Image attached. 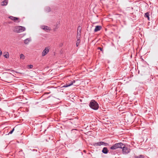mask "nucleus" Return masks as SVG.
Returning <instances> with one entry per match:
<instances>
[{
  "mask_svg": "<svg viewBox=\"0 0 158 158\" xmlns=\"http://www.w3.org/2000/svg\"><path fill=\"white\" fill-rule=\"evenodd\" d=\"M89 107L92 109L97 110L99 108L98 103L94 100H92L89 103Z\"/></svg>",
  "mask_w": 158,
  "mask_h": 158,
  "instance_id": "nucleus-1",
  "label": "nucleus"
},
{
  "mask_svg": "<svg viewBox=\"0 0 158 158\" xmlns=\"http://www.w3.org/2000/svg\"><path fill=\"white\" fill-rule=\"evenodd\" d=\"M25 27L21 26H17L15 27L14 31L15 32L19 33L25 30Z\"/></svg>",
  "mask_w": 158,
  "mask_h": 158,
  "instance_id": "nucleus-2",
  "label": "nucleus"
},
{
  "mask_svg": "<svg viewBox=\"0 0 158 158\" xmlns=\"http://www.w3.org/2000/svg\"><path fill=\"white\" fill-rule=\"evenodd\" d=\"M122 152L123 154H127L129 153L130 152V149L128 148L127 147H125V145L123 148Z\"/></svg>",
  "mask_w": 158,
  "mask_h": 158,
  "instance_id": "nucleus-3",
  "label": "nucleus"
},
{
  "mask_svg": "<svg viewBox=\"0 0 158 158\" xmlns=\"http://www.w3.org/2000/svg\"><path fill=\"white\" fill-rule=\"evenodd\" d=\"M49 51V49L48 47H46L45 49L43 51L42 56H44L46 55Z\"/></svg>",
  "mask_w": 158,
  "mask_h": 158,
  "instance_id": "nucleus-4",
  "label": "nucleus"
},
{
  "mask_svg": "<svg viewBox=\"0 0 158 158\" xmlns=\"http://www.w3.org/2000/svg\"><path fill=\"white\" fill-rule=\"evenodd\" d=\"M116 146L117 147V148H120L121 149H122L123 148V146H124V144L121 143H116Z\"/></svg>",
  "mask_w": 158,
  "mask_h": 158,
  "instance_id": "nucleus-5",
  "label": "nucleus"
},
{
  "mask_svg": "<svg viewBox=\"0 0 158 158\" xmlns=\"http://www.w3.org/2000/svg\"><path fill=\"white\" fill-rule=\"evenodd\" d=\"M109 150L106 147L103 148L102 150V152L105 154H107Z\"/></svg>",
  "mask_w": 158,
  "mask_h": 158,
  "instance_id": "nucleus-6",
  "label": "nucleus"
},
{
  "mask_svg": "<svg viewBox=\"0 0 158 158\" xmlns=\"http://www.w3.org/2000/svg\"><path fill=\"white\" fill-rule=\"evenodd\" d=\"M102 27L101 26H97L95 27V28L94 30V32H97L101 30Z\"/></svg>",
  "mask_w": 158,
  "mask_h": 158,
  "instance_id": "nucleus-7",
  "label": "nucleus"
},
{
  "mask_svg": "<svg viewBox=\"0 0 158 158\" xmlns=\"http://www.w3.org/2000/svg\"><path fill=\"white\" fill-rule=\"evenodd\" d=\"M102 141H99L98 142L94 143L93 145L94 146H100L102 145Z\"/></svg>",
  "mask_w": 158,
  "mask_h": 158,
  "instance_id": "nucleus-8",
  "label": "nucleus"
},
{
  "mask_svg": "<svg viewBox=\"0 0 158 158\" xmlns=\"http://www.w3.org/2000/svg\"><path fill=\"white\" fill-rule=\"evenodd\" d=\"M75 82V81H73L72 82L69 84H66L65 85H63L62 87H67L73 85V83Z\"/></svg>",
  "mask_w": 158,
  "mask_h": 158,
  "instance_id": "nucleus-9",
  "label": "nucleus"
},
{
  "mask_svg": "<svg viewBox=\"0 0 158 158\" xmlns=\"http://www.w3.org/2000/svg\"><path fill=\"white\" fill-rule=\"evenodd\" d=\"M8 0H5L1 2V6H3L7 5L8 4Z\"/></svg>",
  "mask_w": 158,
  "mask_h": 158,
  "instance_id": "nucleus-10",
  "label": "nucleus"
},
{
  "mask_svg": "<svg viewBox=\"0 0 158 158\" xmlns=\"http://www.w3.org/2000/svg\"><path fill=\"white\" fill-rule=\"evenodd\" d=\"M9 18L11 20L15 21L16 20H18L19 19V18L14 17L13 16H10Z\"/></svg>",
  "mask_w": 158,
  "mask_h": 158,
  "instance_id": "nucleus-11",
  "label": "nucleus"
},
{
  "mask_svg": "<svg viewBox=\"0 0 158 158\" xmlns=\"http://www.w3.org/2000/svg\"><path fill=\"white\" fill-rule=\"evenodd\" d=\"M31 40L30 38H27L24 40V43L25 44H28L29 42L31 41Z\"/></svg>",
  "mask_w": 158,
  "mask_h": 158,
  "instance_id": "nucleus-12",
  "label": "nucleus"
},
{
  "mask_svg": "<svg viewBox=\"0 0 158 158\" xmlns=\"http://www.w3.org/2000/svg\"><path fill=\"white\" fill-rule=\"evenodd\" d=\"M149 14L148 12H146V13H145V14L144 15V17L145 18H147L148 19V20H150V18H149Z\"/></svg>",
  "mask_w": 158,
  "mask_h": 158,
  "instance_id": "nucleus-13",
  "label": "nucleus"
},
{
  "mask_svg": "<svg viewBox=\"0 0 158 158\" xmlns=\"http://www.w3.org/2000/svg\"><path fill=\"white\" fill-rule=\"evenodd\" d=\"M110 149L112 150H114L117 149L116 143L113 145L110 148Z\"/></svg>",
  "mask_w": 158,
  "mask_h": 158,
  "instance_id": "nucleus-14",
  "label": "nucleus"
},
{
  "mask_svg": "<svg viewBox=\"0 0 158 158\" xmlns=\"http://www.w3.org/2000/svg\"><path fill=\"white\" fill-rule=\"evenodd\" d=\"M81 27L80 26L78 27L77 28V35L79 34H80V33H81Z\"/></svg>",
  "mask_w": 158,
  "mask_h": 158,
  "instance_id": "nucleus-15",
  "label": "nucleus"
},
{
  "mask_svg": "<svg viewBox=\"0 0 158 158\" xmlns=\"http://www.w3.org/2000/svg\"><path fill=\"white\" fill-rule=\"evenodd\" d=\"M42 27H44V28H42L45 30H50L49 27L47 26H43Z\"/></svg>",
  "mask_w": 158,
  "mask_h": 158,
  "instance_id": "nucleus-16",
  "label": "nucleus"
},
{
  "mask_svg": "<svg viewBox=\"0 0 158 158\" xmlns=\"http://www.w3.org/2000/svg\"><path fill=\"white\" fill-rule=\"evenodd\" d=\"M20 58L21 59H24L25 57L24 56L23 54H21L20 55Z\"/></svg>",
  "mask_w": 158,
  "mask_h": 158,
  "instance_id": "nucleus-17",
  "label": "nucleus"
},
{
  "mask_svg": "<svg viewBox=\"0 0 158 158\" xmlns=\"http://www.w3.org/2000/svg\"><path fill=\"white\" fill-rule=\"evenodd\" d=\"M45 10L47 12H49L51 11L50 8L49 7H47L45 9Z\"/></svg>",
  "mask_w": 158,
  "mask_h": 158,
  "instance_id": "nucleus-18",
  "label": "nucleus"
},
{
  "mask_svg": "<svg viewBox=\"0 0 158 158\" xmlns=\"http://www.w3.org/2000/svg\"><path fill=\"white\" fill-rule=\"evenodd\" d=\"M80 40L79 39H77V42L76 44V45L77 47L78 46V45H79V44L80 43Z\"/></svg>",
  "mask_w": 158,
  "mask_h": 158,
  "instance_id": "nucleus-19",
  "label": "nucleus"
},
{
  "mask_svg": "<svg viewBox=\"0 0 158 158\" xmlns=\"http://www.w3.org/2000/svg\"><path fill=\"white\" fill-rule=\"evenodd\" d=\"M102 145H104L105 146H107L109 145V144L107 143H105L104 142H102Z\"/></svg>",
  "mask_w": 158,
  "mask_h": 158,
  "instance_id": "nucleus-20",
  "label": "nucleus"
},
{
  "mask_svg": "<svg viewBox=\"0 0 158 158\" xmlns=\"http://www.w3.org/2000/svg\"><path fill=\"white\" fill-rule=\"evenodd\" d=\"M143 156L142 155H140L139 156H136L135 157V158H143Z\"/></svg>",
  "mask_w": 158,
  "mask_h": 158,
  "instance_id": "nucleus-21",
  "label": "nucleus"
},
{
  "mask_svg": "<svg viewBox=\"0 0 158 158\" xmlns=\"http://www.w3.org/2000/svg\"><path fill=\"white\" fill-rule=\"evenodd\" d=\"M14 130H15V128H14L11 131L8 133V135H9V134H12L13 132L14 131Z\"/></svg>",
  "mask_w": 158,
  "mask_h": 158,
  "instance_id": "nucleus-22",
  "label": "nucleus"
},
{
  "mask_svg": "<svg viewBox=\"0 0 158 158\" xmlns=\"http://www.w3.org/2000/svg\"><path fill=\"white\" fill-rule=\"evenodd\" d=\"M28 67L29 69H32L33 67V65L31 64H30L28 65Z\"/></svg>",
  "mask_w": 158,
  "mask_h": 158,
  "instance_id": "nucleus-23",
  "label": "nucleus"
},
{
  "mask_svg": "<svg viewBox=\"0 0 158 158\" xmlns=\"http://www.w3.org/2000/svg\"><path fill=\"white\" fill-rule=\"evenodd\" d=\"M80 37V34H77V39H79V38Z\"/></svg>",
  "mask_w": 158,
  "mask_h": 158,
  "instance_id": "nucleus-24",
  "label": "nucleus"
},
{
  "mask_svg": "<svg viewBox=\"0 0 158 158\" xmlns=\"http://www.w3.org/2000/svg\"><path fill=\"white\" fill-rule=\"evenodd\" d=\"M4 56L6 58H8L9 57V55H8L6 54Z\"/></svg>",
  "mask_w": 158,
  "mask_h": 158,
  "instance_id": "nucleus-25",
  "label": "nucleus"
},
{
  "mask_svg": "<svg viewBox=\"0 0 158 158\" xmlns=\"http://www.w3.org/2000/svg\"><path fill=\"white\" fill-rule=\"evenodd\" d=\"M98 49H99L101 51H102V50H103V48H101V47H98Z\"/></svg>",
  "mask_w": 158,
  "mask_h": 158,
  "instance_id": "nucleus-26",
  "label": "nucleus"
},
{
  "mask_svg": "<svg viewBox=\"0 0 158 158\" xmlns=\"http://www.w3.org/2000/svg\"><path fill=\"white\" fill-rule=\"evenodd\" d=\"M2 54V51L0 50V56Z\"/></svg>",
  "mask_w": 158,
  "mask_h": 158,
  "instance_id": "nucleus-27",
  "label": "nucleus"
},
{
  "mask_svg": "<svg viewBox=\"0 0 158 158\" xmlns=\"http://www.w3.org/2000/svg\"><path fill=\"white\" fill-rule=\"evenodd\" d=\"M22 151H23V150L22 149L20 151V152H22Z\"/></svg>",
  "mask_w": 158,
  "mask_h": 158,
  "instance_id": "nucleus-28",
  "label": "nucleus"
},
{
  "mask_svg": "<svg viewBox=\"0 0 158 158\" xmlns=\"http://www.w3.org/2000/svg\"><path fill=\"white\" fill-rule=\"evenodd\" d=\"M32 151H35V149H33V150H32Z\"/></svg>",
  "mask_w": 158,
  "mask_h": 158,
  "instance_id": "nucleus-29",
  "label": "nucleus"
},
{
  "mask_svg": "<svg viewBox=\"0 0 158 158\" xmlns=\"http://www.w3.org/2000/svg\"><path fill=\"white\" fill-rule=\"evenodd\" d=\"M84 152H85V150H84Z\"/></svg>",
  "mask_w": 158,
  "mask_h": 158,
  "instance_id": "nucleus-30",
  "label": "nucleus"
}]
</instances>
